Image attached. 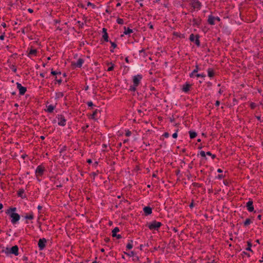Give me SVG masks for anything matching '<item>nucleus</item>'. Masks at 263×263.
I'll return each instance as SVG.
<instances>
[{
	"mask_svg": "<svg viewBox=\"0 0 263 263\" xmlns=\"http://www.w3.org/2000/svg\"><path fill=\"white\" fill-rule=\"evenodd\" d=\"M15 208H11L9 209L6 213L10 215L11 218V222L12 224H15L20 219V216L17 213H14L16 211Z\"/></svg>",
	"mask_w": 263,
	"mask_h": 263,
	"instance_id": "1",
	"label": "nucleus"
},
{
	"mask_svg": "<svg viewBox=\"0 0 263 263\" xmlns=\"http://www.w3.org/2000/svg\"><path fill=\"white\" fill-rule=\"evenodd\" d=\"M7 255L14 254L15 256L18 255V248L17 246H13L12 248H6L3 250Z\"/></svg>",
	"mask_w": 263,
	"mask_h": 263,
	"instance_id": "2",
	"label": "nucleus"
},
{
	"mask_svg": "<svg viewBox=\"0 0 263 263\" xmlns=\"http://www.w3.org/2000/svg\"><path fill=\"white\" fill-rule=\"evenodd\" d=\"M162 226L160 222L153 221L148 224V227L151 230H158Z\"/></svg>",
	"mask_w": 263,
	"mask_h": 263,
	"instance_id": "3",
	"label": "nucleus"
},
{
	"mask_svg": "<svg viewBox=\"0 0 263 263\" xmlns=\"http://www.w3.org/2000/svg\"><path fill=\"white\" fill-rule=\"evenodd\" d=\"M142 77L141 74H137L133 77V84L135 86H138L141 80H142Z\"/></svg>",
	"mask_w": 263,
	"mask_h": 263,
	"instance_id": "4",
	"label": "nucleus"
},
{
	"mask_svg": "<svg viewBox=\"0 0 263 263\" xmlns=\"http://www.w3.org/2000/svg\"><path fill=\"white\" fill-rule=\"evenodd\" d=\"M57 118L59 125L64 126L66 125V120L63 115H58Z\"/></svg>",
	"mask_w": 263,
	"mask_h": 263,
	"instance_id": "5",
	"label": "nucleus"
},
{
	"mask_svg": "<svg viewBox=\"0 0 263 263\" xmlns=\"http://www.w3.org/2000/svg\"><path fill=\"white\" fill-rule=\"evenodd\" d=\"M253 203V200L250 198L249 199V201L246 203L247 209L250 212L254 211V206Z\"/></svg>",
	"mask_w": 263,
	"mask_h": 263,
	"instance_id": "6",
	"label": "nucleus"
},
{
	"mask_svg": "<svg viewBox=\"0 0 263 263\" xmlns=\"http://www.w3.org/2000/svg\"><path fill=\"white\" fill-rule=\"evenodd\" d=\"M47 240L45 238L40 239L38 242V246L40 250H43L46 246Z\"/></svg>",
	"mask_w": 263,
	"mask_h": 263,
	"instance_id": "7",
	"label": "nucleus"
},
{
	"mask_svg": "<svg viewBox=\"0 0 263 263\" xmlns=\"http://www.w3.org/2000/svg\"><path fill=\"white\" fill-rule=\"evenodd\" d=\"M16 85L17 89L19 90L20 94L21 95H24L27 90L26 88L22 86V85L19 83H17Z\"/></svg>",
	"mask_w": 263,
	"mask_h": 263,
	"instance_id": "8",
	"label": "nucleus"
},
{
	"mask_svg": "<svg viewBox=\"0 0 263 263\" xmlns=\"http://www.w3.org/2000/svg\"><path fill=\"white\" fill-rule=\"evenodd\" d=\"M44 171L45 169L44 167L41 165H39L35 170V174L37 176H41L43 174Z\"/></svg>",
	"mask_w": 263,
	"mask_h": 263,
	"instance_id": "9",
	"label": "nucleus"
},
{
	"mask_svg": "<svg viewBox=\"0 0 263 263\" xmlns=\"http://www.w3.org/2000/svg\"><path fill=\"white\" fill-rule=\"evenodd\" d=\"M84 62V61L83 60V59L80 58L78 60V61L76 62H72V65L74 66L75 67L80 68L82 67Z\"/></svg>",
	"mask_w": 263,
	"mask_h": 263,
	"instance_id": "10",
	"label": "nucleus"
},
{
	"mask_svg": "<svg viewBox=\"0 0 263 263\" xmlns=\"http://www.w3.org/2000/svg\"><path fill=\"white\" fill-rule=\"evenodd\" d=\"M192 7L195 9V8H197V9H200V7H201V3L199 2V1L198 0H193L192 1Z\"/></svg>",
	"mask_w": 263,
	"mask_h": 263,
	"instance_id": "11",
	"label": "nucleus"
},
{
	"mask_svg": "<svg viewBox=\"0 0 263 263\" xmlns=\"http://www.w3.org/2000/svg\"><path fill=\"white\" fill-rule=\"evenodd\" d=\"M215 21H216L214 18V16H213L212 15H210L208 16V22L209 24L211 25H214L215 24Z\"/></svg>",
	"mask_w": 263,
	"mask_h": 263,
	"instance_id": "12",
	"label": "nucleus"
},
{
	"mask_svg": "<svg viewBox=\"0 0 263 263\" xmlns=\"http://www.w3.org/2000/svg\"><path fill=\"white\" fill-rule=\"evenodd\" d=\"M99 113H100V110L98 109H96L93 111L92 114L91 115L90 118L95 120H97L98 118V115Z\"/></svg>",
	"mask_w": 263,
	"mask_h": 263,
	"instance_id": "13",
	"label": "nucleus"
},
{
	"mask_svg": "<svg viewBox=\"0 0 263 263\" xmlns=\"http://www.w3.org/2000/svg\"><path fill=\"white\" fill-rule=\"evenodd\" d=\"M143 211L146 215H149L152 213V209L149 206H145Z\"/></svg>",
	"mask_w": 263,
	"mask_h": 263,
	"instance_id": "14",
	"label": "nucleus"
},
{
	"mask_svg": "<svg viewBox=\"0 0 263 263\" xmlns=\"http://www.w3.org/2000/svg\"><path fill=\"white\" fill-rule=\"evenodd\" d=\"M190 88L191 85L188 83H186L182 86V89L183 92L186 93L190 90Z\"/></svg>",
	"mask_w": 263,
	"mask_h": 263,
	"instance_id": "15",
	"label": "nucleus"
},
{
	"mask_svg": "<svg viewBox=\"0 0 263 263\" xmlns=\"http://www.w3.org/2000/svg\"><path fill=\"white\" fill-rule=\"evenodd\" d=\"M103 35L102 37H103V39L106 42H108V34L107 33L106 29H105V28H103Z\"/></svg>",
	"mask_w": 263,
	"mask_h": 263,
	"instance_id": "16",
	"label": "nucleus"
},
{
	"mask_svg": "<svg viewBox=\"0 0 263 263\" xmlns=\"http://www.w3.org/2000/svg\"><path fill=\"white\" fill-rule=\"evenodd\" d=\"M37 50L35 49H31L28 53V57H30L32 55H36Z\"/></svg>",
	"mask_w": 263,
	"mask_h": 263,
	"instance_id": "17",
	"label": "nucleus"
},
{
	"mask_svg": "<svg viewBox=\"0 0 263 263\" xmlns=\"http://www.w3.org/2000/svg\"><path fill=\"white\" fill-rule=\"evenodd\" d=\"M199 70V67L198 65L196 66V68L190 74V77L191 78H193L194 77L195 74L197 73Z\"/></svg>",
	"mask_w": 263,
	"mask_h": 263,
	"instance_id": "18",
	"label": "nucleus"
},
{
	"mask_svg": "<svg viewBox=\"0 0 263 263\" xmlns=\"http://www.w3.org/2000/svg\"><path fill=\"white\" fill-rule=\"evenodd\" d=\"M208 76L210 77V78H213L214 76V71L213 70V69L212 68H208Z\"/></svg>",
	"mask_w": 263,
	"mask_h": 263,
	"instance_id": "19",
	"label": "nucleus"
},
{
	"mask_svg": "<svg viewBox=\"0 0 263 263\" xmlns=\"http://www.w3.org/2000/svg\"><path fill=\"white\" fill-rule=\"evenodd\" d=\"M25 218L26 219L32 220L34 218V215L32 212L29 213L25 216Z\"/></svg>",
	"mask_w": 263,
	"mask_h": 263,
	"instance_id": "20",
	"label": "nucleus"
},
{
	"mask_svg": "<svg viewBox=\"0 0 263 263\" xmlns=\"http://www.w3.org/2000/svg\"><path fill=\"white\" fill-rule=\"evenodd\" d=\"M133 31L132 29L127 28H126L125 27H124V33L125 35H129L130 33H133Z\"/></svg>",
	"mask_w": 263,
	"mask_h": 263,
	"instance_id": "21",
	"label": "nucleus"
},
{
	"mask_svg": "<svg viewBox=\"0 0 263 263\" xmlns=\"http://www.w3.org/2000/svg\"><path fill=\"white\" fill-rule=\"evenodd\" d=\"M119 228L118 227H115L112 231V237H115L116 236L117 233L119 232Z\"/></svg>",
	"mask_w": 263,
	"mask_h": 263,
	"instance_id": "22",
	"label": "nucleus"
},
{
	"mask_svg": "<svg viewBox=\"0 0 263 263\" xmlns=\"http://www.w3.org/2000/svg\"><path fill=\"white\" fill-rule=\"evenodd\" d=\"M54 109V106L52 105H49L47 106V111L48 112H51Z\"/></svg>",
	"mask_w": 263,
	"mask_h": 263,
	"instance_id": "23",
	"label": "nucleus"
},
{
	"mask_svg": "<svg viewBox=\"0 0 263 263\" xmlns=\"http://www.w3.org/2000/svg\"><path fill=\"white\" fill-rule=\"evenodd\" d=\"M189 134H190V137L191 139H193V138H195L197 136V133L193 131H190Z\"/></svg>",
	"mask_w": 263,
	"mask_h": 263,
	"instance_id": "24",
	"label": "nucleus"
},
{
	"mask_svg": "<svg viewBox=\"0 0 263 263\" xmlns=\"http://www.w3.org/2000/svg\"><path fill=\"white\" fill-rule=\"evenodd\" d=\"M252 222V221L250 219H249V218L246 219L244 222V226L247 227V226H249Z\"/></svg>",
	"mask_w": 263,
	"mask_h": 263,
	"instance_id": "25",
	"label": "nucleus"
},
{
	"mask_svg": "<svg viewBox=\"0 0 263 263\" xmlns=\"http://www.w3.org/2000/svg\"><path fill=\"white\" fill-rule=\"evenodd\" d=\"M247 244H248V247L246 248V250L252 252V250L251 249L252 243H251V242L248 241Z\"/></svg>",
	"mask_w": 263,
	"mask_h": 263,
	"instance_id": "26",
	"label": "nucleus"
},
{
	"mask_svg": "<svg viewBox=\"0 0 263 263\" xmlns=\"http://www.w3.org/2000/svg\"><path fill=\"white\" fill-rule=\"evenodd\" d=\"M197 36H195L193 34H191L190 35V40L192 42H194L196 40V37H197Z\"/></svg>",
	"mask_w": 263,
	"mask_h": 263,
	"instance_id": "27",
	"label": "nucleus"
},
{
	"mask_svg": "<svg viewBox=\"0 0 263 263\" xmlns=\"http://www.w3.org/2000/svg\"><path fill=\"white\" fill-rule=\"evenodd\" d=\"M108 65H110V66H109L108 68V69H107V71H112L113 70L114 68V64L110 63L109 64H108Z\"/></svg>",
	"mask_w": 263,
	"mask_h": 263,
	"instance_id": "28",
	"label": "nucleus"
},
{
	"mask_svg": "<svg viewBox=\"0 0 263 263\" xmlns=\"http://www.w3.org/2000/svg\"><path fill=\"white\" fill-rule=\"evenodd\" d=\"M132 242H133V241L131 240L130 241V242H129L127 245H126V248L130 250L131 249L133 248V244H132Z\"/></svg>",
	"mask_w": 263,
	"mask_h": 263,
	"instance_id": "29",
	"label": "nucleus"
},
{
	"mask_svg": "<svg viewBox=\"0 0 263 263\" xmlns=\"http://www.w3.org/2000/svg\"><path fill=\"white\" fill-rule=\"evenodd\" d=\"M117 22L118 24L122 25V24H123L124 21L122 18H118L117 20Z\"/></svg>",
	"mask_w": 263,
	"mask_h": 263,
	"instance_id": "30",
	"label": "nucleus"
},
{
	"mask_svg": "<svg viewBox=\"0 0 263 263\" xmlns=\"http://www.w3.org/2000/svg\"><path fill=\"white\" fill-rule=\"evenodd\" d=\"M137 86H135L133 84V85L130 87L129 90L133 91H135L137 89Z\"/></svg>",
	"mask_w": 263,
	"mask_h": 263,
	"instance_id": "31",
	"label": "nucleus"
},
{
	"mask_svg": "<svg viewBox=\"0 0 263 263\" xmlns=\"http://www.w3.org/2000/svg\"><path fill=\"white\" fill-rule=\"evenodd\" d=\"M87 5V6H91V7H92V8H96V6L93 4H92V3H90V2H88Z\"/></svg>",
	"mask_w": 263,
	"mask_h": 263,
	"instance_id": "32",
	"label": "nucleus"
},
{
	"mask_svg": "<svg viewBox=\"0 0 263 263\" xmlns=\"http://www.w3.org/2000/svg\"><path fill=\"white\" fill-rule=\"evenodd\" d=\"M195 44L197 45V46H199L200 45V41L198 39V37L197 36V37H196V40L195 41Z\"/></svg>",
	"mask_w": 263,
	"mask_h": 263,
	"instance_id": "33",
	"label": "nucleus"
},
{
	"mask_svg": "<svg viewBox=\"0 0 263 263\" xmlns=\"http://www.w3.org/2000/svg\"><path fill=\"white\" fill-rule=\"evenodd\" d=\"M196 76L197 77H202L204 78L205 77V75L204 73H199L196 74Z\"/></svg>",
	"mask_w": 263,
	"mask_h": 263,
	"instance_id": "34",
	"label": "nucleus"
},
{
	"mask_svg": "<svg viewBox=\"0 0 263 263\" xmlns=\"http://www.w3.org/2000/svg\"><path fill=\"white\" fill-rule=\"evenodd\" d=\"M256 107V104L255 103L252 102L250 104V107L252 109H254Z\"/></svg>",
	"mask_w": 263,
	"mask_h": 263,
	"instance_id": "35",
	"label": "nucleus"
},
{
	"mask_svg": "<svg viewBox=\"0 0 263 263\" xmlns=\"http://www.w3.org/2000/svg\"><path fill=\"white\" fill-rule=\"evenodd\" d=\"M10 68L11 69V70H12L14 72H16L17 69H16V68L14 65H12V66L10 67Z\"/></svg>",
	"mask_w": 263,
	"mask_h": 263,
	"instance_id": "36",
	"label": "nucleus"
},
{
	"mask_svg": "<svg viewBox=\"0 0 263 263\" xmlns=\"http://www.w3.org/2000/svg\"><path fill=\"white\" fill-rule=\"evenodd\" d=\"M51 73L52 75H57L58 74H61V72H57L56 71H51Z\"/></svg>",
	"mask_w": 263,
	"mask_h": 263,
	"instance_id": "37",
	"label": "nucleus"
},
{
	"mask_svg": "<svg viewBox=\"0 0 263 263\" xmlns=\"http://www.w3.org/2000/svg\"><path fill=\"white\" fill-rule=\"evenodd\" d=\"M132 134V133L129 130H127L126 131V133H125V136H127V137H129Z\"/></svg>",
	"mask_w": 263,
	"mask_h": 263,
	"instance_id": "38",
	"label": "nucleus"
},
{
	"mask_svg": "<svg viewBox=\"0 0 263 263\" xmlns=\"http://www.w3.org/2000/svg\"><path fill=\"white\" fill-rule=\"evenodd\" d=\"M200 154L201 155V157H205V155H206V153L204 152V151H201L200 152Z\"/></svg>",
	"mask_w": 263,
	"mask_h": 263,
	"instance_id": "39",
	"label": "nucleus"
},
{
	"mask_svg": "<svg viewBox=\"0 0 263 263\" xmlns=\"http://www.w3.org/2000/svg\"><path fill=\"white\" fill-rule=\"evenodd\" d=\"M206 154L209 155V156H212L213 159H214L215 158V156L214 155H212V153L211 152H206Z\"/></svg>",
	"mask_w": 263,
	"mask_h": 263,
	"instance_id": "40",
	"label": "nucleus"
},
{
	"mask_svg": "<svg viewBox=\"0 0 263 263\" xmlns=\"http://www.w3.org/2000/svg\"><path fill=\"white\" fill-rule=\"evenodd\" d=\"M87 104L89 107H91L93 105V104L92 102H91V101L88 102L87 103Z\"/></svg>",
	"mask_w": 263,
	"mask_h": 263,
	"instance_id": "41",
	"label": "nucleus"
},
{
	"mask_svg": "<svg viewBox=\"0 0 263 263\" xmlns=\"http://www.w3.org/2000/svg\"><path fill=\"white\" fill-rule=\"evenodd\" d=\"M110 43H111V46L114 48H115L117 47V45L114 42L110 41Z\"/></svg>",
	"mask_w": 263,
	"mask_h": 263,
	"instance_id": "42",
	"label": "nucleus"
},
{
	"mask_svg": "<svg viewBox=\"0 0 263 263\" xmlns=\"http://www.w3.org/2000/svg\"><path fill=\"white\" fill-rule=\"evenodd\" d=\"M169 134L168 133H165L164 134H163V136L165 138H168L169 137Z\"/></svg>",
	"mask_w": 263,
	"mask_h": 263,
	"instance_id": "43",
	"label": "nucleus"
},
{
	"mask_svg": "<svg viewBox=\"0 0 263 263\" xmlns=\"http://www.w3.org/2000/svg\"><path fill=\"white\" fill-rule=\"evenodd\" d=\"M126 254H127V255H128L129 256H133V255H134V252L132 251V252H130V253H127Z\"/></svg>",
	"mask_w": 263,
	"mask_h": 263,
	"instance_id": "44",
	"label": "nucleus"
},
{
	"mask_svg": "<svg viewBox=\"0 0 263 263\" xmlns=\"http://www.w3.org/2000/svg\"><path fill=\"white\" fill-rule=\"evenodd\" d=\"M177 136H178V134L176 132L175 133H174L172 135V137L174 138H176L177 137Z\"/></svg>",
	"mask_w": 263,
	"mask_h": 263,
	"instance_id": "45",
	"label": "nucleus"
},
{
	"mask_svg": "<svg viewBox=\"0 0 263 263\" xmlns=\"http://www.w3.org/2000/svg\"><path fill=\"white\" fill-rule=\"evenodd\" d=\"M24 190H21L19 191L18 192V195L19 196H21V195L24 193Z\"/></svg>",
	"mask_w": 263,
	"mask_h": 263,
	"instance_id": "46",
	"label": "nucleus"
},
{
	"mask_svg": "<svg viewBox=\"0 0 263 263\" xmlns=\"http://www.w3.org/2000/svg\"><path fill=\"white\" fill-rule=\"evenodd\" d=\"M214 18H215V21H216L217 22H219L220 21V18L218 16H216V17L214 16Z\"/></svg>",
	"mask_w": 263,
	"mask_h": 263,
	"instance_id": "47",
	"label": "nucleus"
},
{
	"mask_svg": "<svg viewBox=\"0 0 263 263\" xmlns=\"http://www.w3.org/2000/svg\"><path fill=\"white\" fill-rule=\"evenodd\" d=\"M220 104V102L219 101H216L215 103V105L216 106H218Z\"/></svg>",
	"mask_w": 263,
	"mask_h": 263,
	"instance_id": "48",
	"label": "nucleus"
},
{
	"mask_svg": "<svg viewBox=\"0 0 263 263\" xmlns=\"http://www.w3.org/2000/svg\"><path fill=\"white\" fill-rule=\"evenodd\" d=\"M28 11L29 13H33V9H31V8H29V9H28Z\"/></svg>",
	"mask_w": 263,
	"mask_h": 263,
	"instance_id": "49",
	"label": "nucleus"
},
{
	"mask_svg": "<svg viewBox=\"0 0 263 263\" xmlns=\"http://www.w3.org/2000/svg\"><path fill=\"white\" fill-rule=\"evenodd\" d=\"M4 37H5V35L4 34L1 35L0 36V40H4Z\"/></svg>",
	"mask_w": 263,
	"mask_h": 263,
	"instance_id": "50",
	"label": "nucleus"
},
{
	"mask_svg": "<svg viewBox=\"0 0 263 263\" xmlns=\"http://www.w3.org/2000/svg\"><path fill=\"white\" fill-rule=\"evenodd\" d=\"M63 94L62 92H59L58 93V97H63Z\"/></svg>",
	"mask_w": 263,
	"mask_h": 263,
	"instance_id": "51",
	"label": "nucleus"
},
{
	"mask_svg": "<svg viewBox=\"0 0 263 263\" xmlns=\"http://www.w3.org/2000/svg\"><path fill=\"white\" fill-rule=\"evenodd\" d=\"M42 209V206L41 205H39L37 206V209L39 210V211H40Z\"/></svg>",
	"mask_w": 263,
	"mask_h": 263,
	"instance_id": "52",
	"label": "nucleus"
},
{
	"mask_svg": "<svg viewBox=\"0 0 263 263\" xmlns=\"http://www.w3.org/2000/svg\"><path fill=\"white\" fill-rule=\"evenodd\" d=\"M115 237H116L118 239H120L121 238V236L119 234V235L116 234V236Z\"/></svg>",
	"mask_w": 263,
	"mask_h": 263,
	"instance_id": "53",
	"label": "nucleus"
},
{
	"mask_svg": "<svg viewBox=\"0 0 263 263\" xmlns=\"http://www.w3.org/2000/svg\"><path fill=\"white\" fill-rule=\"evenodd\" d=\"M148 26H149V28H151V29H153V25H152L151 24H150V23H149V24H148Z\"/></svg>",
	"mask_w": 263,
	"mask_h": 263,
	"instance_id": "54",
	"label": "nucleus"
},
{
	"mask_svg": "<svg viewBox=\"0 0 263 263\" xmlns=\"http://www.w3.org/2000/svg\"><path fill=\"white\" fill-rule=\"evenodd\" d=\"M57 82H58L59 84H60V83H61V82H62V80H61V79L57 80Z\"/></svg>",
	"mask_w": 263,
	"mask_h": 263,
	"instance_id": "55",
	"label": "nucleus"
},
{
	"mask_svg": "<svg viewBox=\"0 0 263 263\" xmlns=\"http://www.w3.org/2000/svg\"><path fill=\"white\" fill-rule=\"evenodd\" d=\"M87 162L88 163H92V160L91 159H88L87 160Z\"/></svg>",
	"mask_w": 263,
	"mask_h": 263,
	"instance_id": "56",
	"label": "nucleus"
},
{
	"mask_svg": "<svg viewBox=\"0 0 263 263\" xmlns=\"http://www.w3.org/2000/svg\"><path fill=\"white\" fill-rule=\"evenodd\" d=\"M257 218L259 219V220H260L261 218V215H258L257 216Z\"/></svg>",
	"mask_w": 263,
	"mask_h": 263,
	"instance_id": "57",
	"label": "nucleus"
},
{
	"mask_svg": "<svg viewBox=\"0 0 263 263\" xmlns=\"http://www.w3.org/2000/svg\"><path fill=\"white\" fill-rule=\"evenodd\" d=\"M136 2L140 3L143 2V0H135Z\"/></svg>",
	"mask_w": 263,
	"mask_h": 263,
	"instance_id": "58",
	"label": "nucleus"
},
{
	"mask_svg": "<svg viewBox=\"0 0 263 263\" xmlns=\"http://www.w3.org/2000/svg\"><path fill=\"white\" fill-rule=\"evenodd\" d=\"M217 172L218 173H222V171L221 169L219 168V169L217 170Z\"/></svg>",
	"mask_w": 263,
	"mask_h": 263,
	"instance_id": "59",
	"label": "nucleus"
},
{
	"mask_svg": "<svg viewBox=\"0 0 263 263\" xmlns=\"http://www.w3.org/2000/svg\"><path fill=\"white\" fill-rule=\"evenodd\" d=\"M3 208V205L2 203H0V210H1Z\"/></svg>",
	"mask_w": 263,
	"mask_h": 263,
	"instance_id": "60",
	"label": "nucleus"
},
{
	"mask_svg": "<svg viewBox=\"0 0 263 263\" xmlns=\"http://www.w3.org/2000/svg\"><path fill=\"white\" fill-rule=\"evenodd\" d=\"M147 262L148 263H150L151 262V260L149 259V258H147Z\"/></svg>",
	"mask_w": 263,
	"mask_h": 263,
	"instance_id": "61",
	"label": "nucleus"
},
{
	"mask_svg": "<svg viewBox=\"0 0 263 263\" xmlns=\"http://www.w3.org/2000/svg\"><path fill=\"white\" fill-rule=\"evenodd\" d=\"M40 76L43 78L44 77V74L43 73H41Z\"/></svg>",
	"mask_w": 263,
	"mask_h": 263,
	"instance_id": "62",
	"label": "nucleus"
},
{
	"mask_svg": "<svg viewBox=\"0 0 263 263\" xmlns=\"http://www.w3.org/2000/svg\"><path fill=\"white\" fill-rule=\"evenodd\" d=\"M140 5L141 7H142L143 6V4L141 2H140Z\"/></svg>",
	"mask_w": 263,
	"mask_h": 263,
	"instance_id": "63",
	"label": "nucleus"
},
{
	"mask_svg": "<svg viewBox=\"0 0 263 263\" xmlns=\"http://www.w3.org/2000/svg\"><path fill=\"white\" fill-rule=\"evenodd\" d=\"M218 92H219V94H221L222 93L221 90L220 89Z\"/></svg>",
	"mask_w": 263,
	"mask_h": 263,
	"instance_id": "64",
	"label": "nucleus"
}]
</instances>
